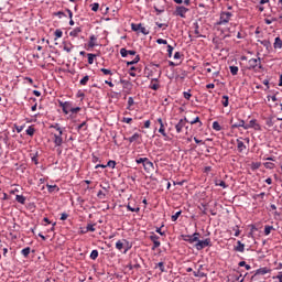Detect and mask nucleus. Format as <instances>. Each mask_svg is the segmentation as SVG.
<instances>
[{"label":"nucleus","instance_id":"obj_41","mask_svg":"<svg viewBox=\"0 0 282 282\" xmlns=\"http://www.w3.org/2000/svg\"><path fill=\"white\" fill-rule=\"evenodd\" d=\"M51 129H55L56 131H58V133H63V129H61V126H58V123L51 126Z\"/></svg>","mask_w":282,"mask_h":282},{"label":"nucleus","instance_id":"obj_34","mask_svg":"<svg viewBox=\"0 0 282 282\" xmlns=\"http://www.w3.org/2000/svg\"><path fill=\"white\" fill-rule=\"evenodd\" d=\"M127 208L131 213H140V207H131V205H128Z\"/></svg>","mask_w":282,"mask_h":282},{"label":"nucleus","instance_id":"obj_35","mask_svg":"<svg viewBox=\"0 0 282 282\" xmlns=\"http://www.w3.org/2000/svg\"><path fill=\"white\" fill-rule=\"evenodd\" d=\"M268 272H270V270H268V268H261L257 271V274H268Z\"/></svg>","mask_w":282,"mask_h":282},{"label":"nucleus","instance_id":"obj_19","mask_svg":"<svg viewBox=\"0 0 282 282\" xmlns=\"http://www.w3.org/2000/svg\"><path fill=\"white\" fill-rule=\"evenodd\" d=\"M140 138H141L140 133L135 132L132 137L128 138L127 140L130 143H133V142H137V140H140Z\"/></svg>","mask_w":282,"mask_h":282},{"label":"nucleus","instance_id":"obj_51","mask_svg":"<svg viewBox=\"0 0 282 282\" xmlns=\"http://www.w3.org/2000/svg\"><path fill=\"white\" fill-rule=\"evenodd\" d=\"M147 158H140V159H137V164H144V162H147Z\"/></svg>","mask_w":282,"mask_h":282},{"label":"nucleus","instance_id":"obj_29","mask_svg":"<svg viewBox=\"0 0 282 282\" xmlns=\"http://www.w3.org/2000/svg\"><path fill=\"white\" fill-rule=\"evenodd\" d=\"M89 83V75H86L84 78L80 79L79 85H87Z\"/></svg>","mask_w":282,"mask_h":282},{"label":"nucleus","instance_id":"obj_8","mask_svg":"<svg viewBox=\"0 0 282 282\" xmlns=\"http://www.w3.org/2000/svg\"><path fill=\"white\" fill-rule=\"evenodd\" d=\"M120 54H121L122 58H127L129 55L135 56V51H127V48H121Z\"/></svg>","mask_w":282,"mask_h":282},{"label":"nucleus","instance_id":"obj_49","mask_svg":"<svg viewBox=\"0 0 282 282\" xmlns=\"http://www.w3.org/2000/svg\"><path fill=\"white\" fill-rule=\"evenodd\" d=\"M183 96H184L185 100H191V97H192L193 95H191V93H188V91H184V93H183Z\"/></svg>","mask_w":282,"mask_h":282},{"label":"nucleus","instance_id":"obj_5","mask_svg":"<svg viewBox=\"0 0 282 282\" xmlns=\"http://www.w3.org/2000/svg\"><path fill=\"white\" fill-rule=\"evenodd\" d=\"M186 12H188V8L176 7V10H175L176 17H181V19H184L186 17Z\"/></svg>","mask_w":282,"mask_h":282},{"label":"nucleus","instance_id":"obj_23","mask_svg":"<svg viewBox=\"0 0 282 282\" xmlns=\"http://www.w3.org/2000/svg\"><path fill=\"white\" fill-rule=\"evenodd\" d=\"M159 133H161V135H163V138H169V135L166 134V130L164 129V123H161Z\"/></svg>","mask_w":282,"mask_h":282},{"label":"nucleus","instance_id":"obj_15","mask_svg":"<svg viewBox=\"0 0 282 282\" xmlns=\"http://www.w3.org/2000/svg\"><path fill=\"white\" fill-rule=\"evenodd\" d=\"M273 47H274V50H281V47H282L281 37H275L274 43H273Z\"/></svg>","mask_w":282,"mask_h":282},{"label":"nucleus","instance_id":"obj_20","mask_svg":"<svg viewBox=\"0 0 282 282\" xmlns=\"http://www.w3.org/2000/svg\"><path fill=\"white\" fill-rule=\"evenodd\" d=\"M267 127H274L276 124V120L272 117L268 118L265 121Z\"/></svg>","mask_w":282,"mask_h":282},{"label":"nucleus","instance_id":"obj_31","mask_svg":"<svg viewBox=\"0 0 282 282\" xmlns=\"http://www.w3.org/2000/svg\"><path fill=\"white\" fill-rule=\"evenodd\" d=\"M213 129L214 131H221V126L217 121H214Z\"/></svg>","mask_w":282,"mask_h":282},{"label":"nucleus","instance_id":"obj_47","mask_svg":"<svg viewBox=\"0 0 282 282\" xmlns=\"http://www.w3.org/2000/svg\"><path fill=\"white\" fill-rule=\"evenodd\" d=\"M264 166H265L267 169L272 170V169H274V163H272V162H265V163H264Z\"/></svg>","mask_w":282,"mask_h":282},{"label":"nucleus","instance_id":"obj_55","mask_svg":"<svg viewBox=\"0 0 282 282\" xmlns=\"http://www.w3.org/2000/svg\"><path fill=\"white\" fill-rule=\"evenodd\" d=\"M107 166H110L111 169H115L116 167V161H109L107 163Z\"/></svg>","mask_w":282,"mask_h":282},{"label":"nucleus","instance_id":"obj_9","mask_svg":"<svg viewBox=\"0 0 282 282\" xmlns=\"http://www.w3.org/2000/svg\"><path fill=\"white\" fill-rule=\"evenodd\" d=\"M257 127H259V124L257 123V119H252L248 124L243 126V129H257Z\"/></svg>","mask_w":282,"mask_h":282},{"label":"nucleus","instance_id":"obj_4","mask_svg":"<svg viewBox=\"0 0 282 282\" xmlns=\"http://www.w3.org/2000/svg\"><path fill=\"white\" fill-rule=\"evenodd\" d=\"M131 30L133 32H138V30H140L141 34H144V36H147L149 34V30H147V28L142 26V24L132 23Z\"/></svg>","mask_w":282,"mask_h":282},{"label":"nucleus","instance_id":"obj_54","mask_svg":"<svg viewBox=\"0 0 282 282\" xmlns=\"http://www.w3.org/2000/svg\"><path fill=\"white\" fill-rule=\"evenodd\" d=\"M80 111V107L70 108V113H78Z\"/></svg>","mask_w":282,"mask_h":282},{"label":"nucleus","instance_id":"obj_60","mask_svg":"<svg viewBox=\"0 0 282 282\" xmlns=\"http://www.w3.org/2000/svg\"><path fill=\"white\" fill-rule=\"evenodd\" d=\"M160 246H161V242H160V241L153 242L152 250H155V248H160Z\"/></svg>","mask_w":282,"mask_h":282},{"label":"nucleus","instance_id":"obj_33","mask_svg":"<svg viewBox=\"0 0 282 282\" xmlns=\"http://www.w3.org/2000/svg\"><path fill=\"white\" fill-rule=\"evenodd\" d=\"M135 105V101L133 100V97L128 98V109L131 110V107Z\"/></svg>","mask_w":282,"mask_h":282},{"label":"nucleus","instance_id":"obj_27","mask_svg":"<svg viewBox=\"0 0 282 282\" xmlns=\"http://www.w3.org/2000/svg\"><path fill=\"white\" fill-rule=\"evenodd\" d=\"M96 58V54L88 53V64L94 65V59Z\"/></svg>","mask_w":282,"mask_h":282},{"label":"nucleus","instance_id":"obj_38","mask_svg":"<svg viewBox=\"0 0 282 282\" xmlns=\"http://www.w3.org/2000/svg\"><path fill=\"white\" fill-rule=\"evenodd\" d=\"M90 8H91L93 12H98V8H100V4H98V2H95V3L90 4Z\"/></svg>","mask_w":282,"mask_h":282},{"label":"nucleus","instance_id":"obj_57","mask_svg":"<svg viewBox=\"0 0 282 282\" xmlns=\"http://www.w3.org/2000/svg\"><path fill=\"white\" fill-rule=\"evenodd\" d=\"M150 88H152L154 91H158V89H160V84H153L150 86Z\"/></svg>","mask_w":282,"mask_h":282},{"label":"nucleus","instance_id":"obj_11","mask_svg":"<svg viewBox=\"0 0 282 282\" xmlns=\"http://www.w3.org/2000/svg\"><path fill=\"white\" fill-rule=\"evenodd\" d=\"M184 241H187L188 243H195L197 241H199V237H195V236H185Z\"/></svg>","mask_w":282,"mask_h":282},{"label":"nucleus","instance_id":"obj_28","mask_svg":"<svg viewBox=\"0 0 282 282\" xmlns=\"http://www.w3.org/2000/svg\"><path fill=\"white\" fill-rule=\"evenodd\" d=\"M100 72H102L105 76H113V73L111 72V69L101 68Z\"/></svg>","mask_w":282,"mask_h":282},{"label":"nucleus","instance_id":"obj_40","mask_svg":"<svg viewBox=\"0 0 282 282\" xmlns=\"http://www.w3.org/2000/svg\"><path fill=\"white\" fill-rule=\"evenodd\" d=\"M135 63H140V56H135V58L133 59V61H131V62H128L127 63V65L129 66V65H135Z\"/></svg>","mask_w":282,"mask_h":282},{"label":"nucleus","instance_id":"obj_52","mask_svg":"<svg viewBox=\"0 0 282 282\" xmlns=\"http://www.w3.org/2000/svg\"><path fill=\"white\" fill-rule=\"evenodd\" d=\"M55 36H56V39H61L63 36V31L56 30L55 31Z\"/></svg>","mask_w":282,"mask_h":282},{"label":"nucleus","instance_id":"obj_14","mask_svg":"<svg viewBox=\"0 0 282 282\" xmlns=\"http://www.w3.org/2000/svg\"><path fill=\"white\" fill-rule=\"evenodd\" d=\"M258 43L263 45V47H265V50H272V44L268 40H263V41L259 40Z\"/></svg>","mask_w":282,"mask_h":282},{"label":"nucleus","instance_id":"obj_12","mask_svg":"<svg viewBox=\"0 0 282 282\" xmlns=\"http://www.w3.org/2000/svg\"><path fill=\"white\" fill-rule=\"evenodd\" d=\"M237 149L239 153H243V151H246V144L243 143V141L237 139Z\"/></svg>","mask_w":282,"mask_h":282},{"label":"nucleus","instance_id":"obj_50","mask_svg":"<svg viewBox=\"0 0 282 282\" xmlns=\"http://www.w3.org/2000/svg\"><path fill=\"white\" fill-rule=\"evenodd\" d=\"M167 53H169V57L171 58L173 56V46L167 45Z\"/></svg>","mask_w":282,"mask_h":282},{"label":"nucleus","instance_id":"obj_42","mask_svg":"<svg viewBox=\"0 0 282 282\" xmlns=\"http://www.w3.org/2000/svg\"><path fill=\"white\" fill-rule=\"evenodd\" d=\"M86 230H87L88 232H96V228H95L94 225H91V224H88V225H87Z\"/></svg>","mask_w":282,"mask_h":282},{"label":"nucleus","instance_id":"obj_7","mask_svg":"<svg viewBox=\"0 0 282 282\" xmlns=\"http://www.w3.org/2000/svg\"><path fill=\"white\" fill-rule=\"evenodd\" d=\"M186 122H187L186 118L185 119H181L178 121V123L175 126V129H176V131L178 133H182V130L184 129V127H186Z\"/></svg>","mask_w":282,"mask_h":282},{"label":"nucleus","instance_id":"obj_1","mask_svg":"<svg viewBox=\"0 0 282 282\" xmlns=\"http://www.w3.org/2000/svg\"><path fill=\"white\" fill-rule=\"evenodd\" d=\"M248 65L249 69H256V67H259V69H263V66L261 65V57L249 59Z\"/></svg>","mask_w":282,"mask_h":282},{"label":"nucleus","instance_id":"obj_22","mask_svg":"<svg viewBox=\"0 0 282 282\" xmlns=\"http://www.w3.org/2000/svg\"><path fill=\"white\" fill-rule=\"evenodd\" d=\"M96 41H97L96 35H91L88 43V47H96Z\"/></svg>","mask_w":282,"mask_h":282},{"label":"nucleus","instance_id":"obj_24","mask_svg":"<svg viewBox=\"0 0 282 282\" xmlns=\"http://www.w3.org/2000/svg\"><path fill=\"white\" fill-rule=\"evenodd\" d=\"M15 200L18 202V204H25V196L17 195Z\"/></svg>","mask_w":282,"mask_h":282},{"label":"nucleus","instance_id":"obj_13","mask_svg":"<svg viewBox=\"0 0 282 282\" xmlns=\"http://www.w3.org/2000/svg\"><path fill=\"white\" fill-rule=\"evenodd\" d=\"M62 109H63V112L66 115L72 112V104H69V102L63 104Z\"/></svg>","mask_w":282,"mask_h":282},{"label":"nucleus","instance_id":"obj_16","mask_svg":"<svg viewBox=\"0 0 282 282\" xmlns=\"http://www.w3.org/2000/svg\"><path fill=\"white\" fill-rule=\"evenodd\" d=\"M143 169L145 171H151L153 169V162L149 161V159H147V161L143 163Z\"/></svg>","mask_w":282,"mask_h":282},{"label":"nucleus","instance_id":"obj_21","mask_svg":"<svg viewBox=\"0 0 282 282\" xmlns=\"http://www.w3.org/2000/svg\"><path fill=\"white\" fill-rule=\"evenodd\" d=\"M239 127H242V129H243V127H246V121L239 120L238 123H234L231 126L232 129H239Z\"/></svg>","mask_w":282,"mask_h":282},{"label":"nucleus","instance_id":"obj_62","mask_svg":"<svg viewBox=\"0 0 282 282\" xmlns=\"http://www.w3.org/2000/svg\"><path fill=\"white\" fill-rule=\"evenodd\" d=\"M156 25H158V28H164V29L169 28V24H164V23H160V22H156Z\"/></svg>","mask_w":282,"mask_h":282},{"label":"nucleus","instance_id":"obj_37","mask_svg":"<svg viewBox=\"0 0 282 282\" xmlns=\"http://www.w3.org/2000/svg\"><path fill=\"white\" fill-rule=\"evenodd\" d=\"M193 274L194 276H200V279H204V276H206V273L202 271H194Z\"/></svg>","mask_w":282,"mask_h":282},{"label":"nucleus","instance_id":"obj_32","mask_svg":"<svg viewBox=\"0 0 282 282\" xmlns=\"http://www.w3.org/2000/svg\"><path fill=\"white\" fill-rule=\"evenodd\" d=\"M90 259H93V261H96L98 259V250H93L91 251Z\"/></svg>","mask_w":282,"mask_h":282},{"label":"nucleus","instance_id":"obj_53","mask_svg":"<svg viewBox=\"0 0 282 282\" xmlns=\"http://www.w3.org/2000/svg\"><path fill=\"white\" fill-rule=\"evenodd\" d=\"M197 122L202 124V121H199V117H196L194 120L189 121V124H197Z\"/></svg>","mask_w":282,"mask_h":282},{"label":"nucleus","instance_id":"obj_48","mask_svg":"<svg viewBox=\"0 0 282 282\" xmlns=\"http://www.w3.org/2000/svg\"><path fill=\"white\" fill-rule=\"evenodd\" d=\"M152 242L160 241V237L158 235L150 236Z\"/></svg>","mask_w":282,"mask_h":282},{"label":"nucleus","instance_id":"obj_10","mask_svg":"<svg viewBox=\"0 0 282 282\" xmlns=\"http://www.w3.org/2000/svg\"><path fill=\"white\" fill-rule=\"evenodd\" d=\"M236 252H245L246 245H243L240 240L237 241V246L235 247Z\"/></svg>","mask_w":282,"mask_h":282},{"label":"nucleus","instance_id":"obj_36","mask_svg":"<svg viewBox=\"0 0 282 282\" xmlns=\"http://www.w3.org/2000/svg\"><path fill=\"white\" fill-rule=\"evenodd\" d=\"M97 197L99 199H106L107 197V193L102 192V191H99L98 194H97Z\"/></svg>","mask_w":282,"mask_h":282},{"label":"nucleus","instance_id":"obj_3","mask_svg":"<svg viewBox=\"0 0 282 282\" xmlns=\"http://www.w3.org/2000/svg\"><path fill=\"white\" fill-rule=\"evenodd\" d=\"M230 17H232V13L230 12L220 13V20L218 22V25H225V23H228L230 21Z\"/></svg>","mask_w":282,"mask_h":282},{"label":"nucleus","instance_id":"obj_2","mask_svg":"<svg viewBox=\"0 0 282 282\" xmlns=\"http://www.w3.org/2000/svg\"><path fill=\"white\" fill-rule=\"evenodd\" d=\"M208 246H210V238L205 240H197L195 248L196 250H204V248H208Z\"/></svg>","mask_w":282,"mask_h":282},{"label":"nucleus","instance_id":"obj_18","mask_svg":"<svg viewBox=\"0 0 282 282\" xmlns=\"http://www.w3.org/2000/svg\"><path fill=\"white\" fill-rule=\"evenodd\" d=\"M83 32L80 26L75 28L73 31L69 32V36H78V34Z\"/></svg>","mask_w":282,"mask_h":282},{"label":"nucleus","instance_id":"obj_56","mask_svg":"<svg viewBox=\"0 0 282 282\" xmlns=\"http://www.w3.org/2000/svg\"><path fill=\"white\" fill-rule=\"evenodd\" d=\"M154 10H155L158 15H160V14H162V12H164V8L158 9V7H154Z\"/></svg>","mask_w":282,"mask_h":282},{"label":"nucleus","instance_id":"obj_45","mask_svg":"<svg viewBox=\"0 0 282 282\" xmlns=\"http://www.w3.org/2000/svg\"><path fill=\"white\" fill-rule=\"evenodd\" d=\"M156 43H158L159 45H166L169 42H167L166 40H164V39H158V40H156Z\"/></svg>","mask_w":282,"mask_h":282},{"label":"nucleus","instance_id":"obj_44","mask_svg":"<svg viewBox=\"0 0 282 282\" xmlns=\"http://www.w3.org/2000/svg\"><path fill=\"white\" fill-rule=\"evenodd\" d=\"M180 215H182V212H176L175 215L172 216V221H177V219H180Z\"/></svg>","mask_w":282,"mask_h":282},{"label":"nucleus","instance_id":"obj_30","mask_svg":"<svg viewBox=\"0 0 282 282\" xmlns=\"http://www.w3.org/2000/svg\"><path fill=\"white\" fill-rule=\"evenodd\" d=\"M272 230H274L273 226H265L264 227V235H270L272 232Z\"/></svg>","mask_w":282,"mask_h":282},{"label":"nucleus","instance_id":"obj_58","mask_svg":"<svg viewBox=\"0 0 282 282\" xmlns=\"http://www.w3.org/2000/svg\"><path fill=\"white\" fill-rule=\"evenodd\" d=\"M133 121L132 118H123L122 122H126L127 124H131V122Z\"/></svg>","mask_w":282,"mask_h":282},{"label":"nucleus","instance_id":"obj_6","mask_svg":"<svg viewBox=\"0 0 282 282\" xmlns=\"http://www.w3.org/2000/svg\"><path fill=\"white\" fill-rule=\"evenodd\" d=\"M54 144L55 147H61L63 144V132L54 134Z\"/></svg>","mask_w":282,"mask_h":282},{"label":"nucleus","instance_id":"obj_61","mask_svg":"<svg viewBox=\"0 0 282 282\" xmlns=\"http://www.w3.org/2000/svg\"><path fill=\"white\" fill-rule=\"evenodd\" d=\"M158 268H160L161 272H164V262H159Z\"/></svg>","mask_w":282,"mask_h":282},{"label":"nucleus","instance_id":"obj_26","mask_svg":"<svg viewBox=\"0 0 282 282\" xmlns=\"http://www.w3.org/2000/svg\"><path fill=\"white\" fill-rule=\"evenodd\" d=\"M30 247H26L24 249L21 250V254H23L25 258L30 257Z\"/></svg>","mask_w":282,"mask_h":282},{"label":"nucleus","instance_id":"obj_43","mask_svg":"<svg viewBox=\"0 0 282 282\" xmlns=\"http://www.w3.org/2000/svg\"><path fill=\"white\" fill-rule=\"evenodd\" d=\"M116 248H117V250H122V248H124V243H122V241H117L116 242Z\"/></svg>","mask_w":282,"mask_h":282},{"label":"nucleus","instance_id":"obj_17","mask_svg":"<svg viewBox=\"0 0 282 282\" xmlns=\"http://www.w3.org/2000/svg\"><path fill=\"white\" fill-rule=\"evenodd\" d=\"M48 193H58L61 191L57 185H46Z\"/></svg>","mask_w":282,"mask_h":282},{"label":"nucleus","instance_id":"obj_39","mask_svg":"<svg viewBox=\"0 0 282 282\" xmlns=\"http://www.w3.org/2000/svg\"><path fill=\"white\" fill-rule=\"evenodd\" d=\"M34 127L30 126L28 129H26V135H34Z\"/></svg>","mask_w":282,"mask_h":282},{"label":"nucleus","instance_id":"obj_64","mask_svg":"<svg viewBox=\"0 0 282 282\" xmlns=\"http://www.w3.org/2000/svg\"><path fill=\"white\" fill-rule=\"evenodd\" d=\"M67 217H68L67 214H62L61 220H62V221H65V220L67 219Z\"/></svg>","mask_w":282,"mask_h":282},{"label":"nucleus","instance_id":"obj_25","mask_svg":"<svg viewBox=\"0 0 282 282\" xmlns=\"http://www.w3.org/2000/svg\"><path fill=\"white\" fill-rule=\"evenodd\" d=\"M229 69L232 76H237V74L239 73V67L237 66H230Z\"/></svg>","mask_w":282,"mask_h":282},{"label":"nucleus","instance_id":"obj_46","mask_svg":"<svg viewBox=\"0 0 282 282\" xmlns=\"http://www.w3.org/2000/svg\"><path fill=\"white\" fill-rule=\"evenodd\" d=\"M228 96H226V95H224L223 96V106H225V107H228Z\"/></svg>","mask_w":282,"mask_h":282},{"label":"nucleus","instance_id":"obj_63","mask_svg":"<svg viewBox=\"0 0 282 282\" xmlns=\"http://www.w3.org/2000/svg\"><path fill=\"white\" fill-rule=\"evenodd\" d=\"M174 58L177 59V58H182V54L180 52H176L174 54Z\"/></svg>","mask_w":282,"mask_h":282},{"label":"nucleus","instance_id":"obj_59","mask_svg":"<svg viewBox=\"0 0 282 282\" xmlns=\"http://www.w3.org/2000/svg\"><path fill=\"white\" fill-rule=\"evenodd\" d=\"M73 48H74V46H72V45H69V46L65 45L64 46V51L68 52V53L72 52Z\"/></svg>","mask_w":282,"mask_h":282}]
</instances>
